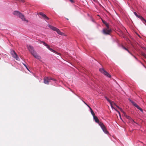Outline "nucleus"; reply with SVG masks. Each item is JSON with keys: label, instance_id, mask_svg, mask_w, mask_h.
Returning a JSON list of instances; mask_svg holds the SVG:
<instances>
[{"label": "nucleus", "instance_id": "19", "mask_svg": "<svg viewBox=\"0 0 146 146\" xmlns=\"http://www.w3.org/2000/svg\"><path fill=\"white\" fill-rule=\"evenodd\" d=\"M23 65L25 66V67L26 68H27V69L28 70H29L28 68L27 67V66H26V65L25 64H24V63H23Z\"/></svg>", "mask_w": 146, "mask_h": 146}, {"label": "nucleus", "instance_id": "13", "mask_svg": "<svg viewBox=\"0 0 146 146\" xmlns=\"http://www.w3.org/2000/svg\"><path fill=\"white\" fill-rule=\"evenodd\" d=\"M44 19L45 20H48L49 19L48 18L45 14H44L43 16H42Z\"/></svg>", "mask_w": 146, "mask_h": 146}, {"label": "nucleus", "instance_id": "16", "mask_svg": "<svg viewBox=\"0 0 146 146\" xmlns=\"http://www.w3.org/2000/svg\"><path fill=\"white\" fill-rule=\"evenodd\" d=\"M122 48L126 50L129 53H130V54H131V53L129 52V51L126 48H125V47L123 46H122Z\"/></svg>", "mask_w": 146, "mask_h": 146}, {"label": "nucleus", "instance_id": "2", "mask_svg": "<svg viewBox=\"0 0 146 146\" xmlns=\"http://www.w3.org/2000/svg\"><path fill=\"white\" fill-rule=\"evenodd\" d=\"M27 47L29 51L35 58L39 60L41 59V57L36 53L33 46L30 45H27Z\"/></svg>", "mask_w": 146, "mask_h": 146}, {"label": "nucleus", "instance_id": "18", "mask_svg": "<svg viewBox=\"0 0 146 146\" xmlns=\"http://www.w3.org/2000/svg\"><path fill=\"white\" fill-rule=\"evenodd\" d=\"M38 15L39 14V15H41L42 16H43V15L44 14H43L42 12H40L39 13H38Z\"/></svg>", "mask_w": 146, "mask_h": 146}, {"label": "nucleus", "instance_id": "15", "mask_svg": "<svg viewBox=\"0 0 146 146\" xmlns=\"http://www.w3.org/2000/svg\"><path fill=\"white\" fill-rule=\"evenodd\" d=\"M90 112L93 116H94L95 115V113L94 111H93L92 110H91L90 111Z\"/></svg>", "mask_w": 146, "mask_h": 146}, {"label": "nucleus", "instance_id": "1", "mask_svg": "<svg viewBox=\"0 0 146 146\" xmlns=\"http://www.w3.org/2000/svg\"><path fill=\"white\" fill-rule=\"evenodd\" d=\"M110 105H111V107L112 109H113L117 111V112H118V113L119 115L120 116V118H121V116L120 114V112L117 110L116 109V108H117L119 109V110L123 113L124 115L128 119H129L131 120V121L132 122L135 123V122L129 116L127 115H126V113L123 110H122V109L121 108L119 107L118 106H117L114 103H112L110 101Z\"/></svg>", "mask_w": 146, "mask_h": 146}, {"label": "nucleus", "instance_id": "14", "mask_svg": "<svg viewBox=\"0 0 146 146\" xmlns=\"http://www.w3.org/2000/svg\"><path fill=\"white\" fill-rule=\"evenodd\" d=\"M41 43H42L43 45H45V46H46V47L48 46V45L46 43L44 42L43 41H41Z\"/></svg>", "mask_w": 146, "mask_h": 146}, {"label": "nucleus", "instance_id": "9", "mask_svg": "<svg viewBox=\"0 0 146 146\" xmlns=\"http://www.w3.org/2000/svg\"><path fill=\"white\" fill-rule=\"evenodd\" d=\"M129 100L134 106L137 108L141 112H143V111L142 109L135 102L131 100L130 99H129Z\"/></svg>", "mask_w": 146, "mask_h": 146}, {"label": "nucleus", "instance_id": "10", "mask_svg": "<svg viewBox=\"0 0 146 146\" xmlns=\"http://www.w3.org/2000/svg\"><path fill=\"white\" fill-rule=\"evenodd\" d=\"M19 17L21 19L22 21H26L27 23L29 22V21L26 19L25 16L21 13L20 14Z\"/></svg>", "mask_w": 146, "mask_h": 146}, {"label": "nucleus", "instance_id": "23", "mask_svg": "<svg viewBox=\"0 0 146 146\" xmlns=\"http://www.w3.org/2000/svg\"><path fill=\"white\" fill-rule=\"evenodd\" d=\"M143 55L146 59V54H143Z\"/></svg>", "mask_w": 146, "mask_h": 146}, {"label": "nucleus", "instance_id": "4", "mask_svg": "<svg viewBox=\"0 0 146 146\" xmlns=\"http://www.w3.org/2000/svg\"><path fill=\"white\" fill-rule=\"evenodd\" d=\"M102 22L105 24L106 26V28L104 29L102 31V33L105 35H110V29L109 25L104 20H102Z\"/></svg>", "mask_w": 146, "mask_h": 146}, {"label": "nucleus", "instance_id": "26", "mask_svg": "<svg viewBox=\"0 0 146 146\" xmlns=\"http://www.w3.org/2000/svg\"><path fill=\"white\" fill-rule=\"evenodd\" d=\"M86 105L89 107H89H90V106L87 104Z\"/></svg>", "mask_w": 146, "mask_h": 146}, {"label": "nucleus", "instance_id": "6", "mask_svg": "<svg viewBox=\"0 0 146 146\" xmlns=\"http://www.w3.org/2000/svg\"><path fill=\"white\" fill-rule=\"evenodd\" d=\"M44 84H48L49 82H50L51 80H52L54 81H56V80L54 78L50 77H45L44 78Z\"/></svg>", "mask_w": 146, "mask_h": 146}, {"label": "nucleus", "instance_id": "28", "mask_svg": "<svg viewBox=\"0 0 146 146\" xmlns=\"http://www.w3.org/2000/svg\"><path fill=\"white\" fill-rule=\"evenodd\" d=\"M66 19L67 20H68V19L67 18H66Z\"/></svg>", "mask_w": 146, "mask_h": 146}, {"label": "nucleus", "instance_id": "3", "mask_svg": "<svg viewBox=\"0 0 146 146\" xmlns=\"http://www.w3.org/2000/svg\"><path fill=\"white\" fill-rule=\"evenodd\" d=\"M93 117L95 122L98 123L99 125L100 126L104 132L106 134L108 133L109 132L107 131L105 126L102 122H100L99 121V120L97 117L95 116V115L93 116Z\"/></svg>", "mask_w": 146, "mask_h": 146}, {"label": "nucleus", "instance_id": "20", "mask_svg": "<svg viewBox=\"0 0 146 146\" xmlns=\"http://www.w3.org/2000/svg\"><path fill=\"white\" fill-rule=\"evenodd\" d=\"M137 17L138 18H139V19H141V18H142V17L141 16L138 15H137Z\"/></svg>", "mask_w": 146, "mask_h": 146}, {"label": "nucleus", "instance_id": "11", "mask_svg": "<svg viewBox=\"0 0 146 146\" xmlns=\"http://www.w3.org/2000/svg\"><path fill=\"white\" fill-rule=\"evenodd\" d=\"M21 13L20 12H19L18 11H14L13 13V14L14 15H16L18 17H19V15H20V14H21Z\"/></svg>", "mask_w": 146, "mask_h": 146}, {"label": "nucleus", "instance_id": "24", "mask_svg": "<svg viewBox=\"0 0 146 146\" xmlns=\"http://www.w3.org/2000/svg\"><path fill=\"white\" fill-rule=\"evenodd\" d=\"M72 3H73L74 2V1L73 0H69Z\"/></svg>", "mask_w": 146, "mask_h": 146}, {"label": "nucleus", "instance_id": "22", "mask_svg": "<svg viewBox=\"0 0 146 146\" xmlns=\"http://www.w3.org/2000/svg\"><path fill=\"white\" fill-rule=\"evenodd\" d=\"M134 13L135 14V15L137 17V16L138 15H137V13L135 12H134Z\"/></svg>", "mask_w": 146, "mask_h": 146}, {"label": "nucleus", "instance_id": "7", "mask_svg": "<svg viewBox=\"0 0 146 146\" xmlns=\"http://www.w3.org/2000/svg\"><path fill=\"white\" fill-rule=\"evenodd\" d=\"M100 71L102 73L108 77H110V74L103 68H100L99 69Z\"/></svg>", "mask_w": 146, "mask_h": 146}, {"label": "nucleus", "instance_id": "8", "mask_svg": "<svg viewBox=\"0 0 146 146\" xmlns=\"http://www.w3.org/2000/svg\"><path fill=\"white\" fill-rule=\"evenodd\" d=\"M11 53L12 56L17 60H19V59L18 57L17 54L14 50H12L11 51Z\"/></svg>", "mask_w": 146, "mask_h": 146}, {"label": "nucleus", "instance_id": "25", "mask_svg": "<svg viewBox=\"0 0 146 146\" xmlns=\"http://www.w3.org/2000/svg\"><path fill=\"white\" fill-rule=\"evenodd\" d=\"M90 109V110L91 111V110H92V109L90 107L89 108Z\"/></svg>", "mask_w": 146, "mask_h": 146}, {"label": "nucleus", "instance_id": "17", "mask_svg": "<svg viewBox=\"0 0 146 146\" xmlns=\"http://www.w3.org/2000/svg\"><path fill=\"white\" fill-rule=\"evenodd\" d=\"M140 19L142 21H144L146 23V20L142 17V18H141Z\"/></svg>", "mask_w": 146, "mask_h": 146}, {"label": "nucleus", "instance_id": "21", "mask_svg": "<svg viewBox=\"0 0 146 146\" xmlns=\"http://www.w3.org/2000/svg\"><path fill=\"white\" fill-rule=\"evenodd\" d=\"M107 99V101L109 102H110V100L108 98H107V97H105Z\"/></svg>", "mask_w": 146, "mask_h": 146}, {"label": "nucleus", "instance_id": "27", "mask_svg": "<svg viewBox=\"0 0 146 146\" xmlns=\"http://www.w3.org/2000/svg\"><path fill=\"white\" fill-rule=\"evenodd\" d=\"M83 102L86 105L87 104L84 101H83Z\"/></svg>", "mask_w": 146, "mask_h": 146}, {"label": "nucleus", "instance_id": "5", "mask_svg": "<svg viewBox=\"0 0 146 146\" xmlns=\"http://www.w3.org/2000/svg\"><path fill=\"white\" fill-rule=\"evenodd\" d=\"M48 26L49 27H50L52 30L56 31V32L59 35H64V36L65 35V34L64 33H63L62 32H61L60 31V30L59 29H58L55 27H54L50 25H48Z\"/></svg>", "mask_w": 146, "mask_h": 146}, {"label": "nucleus", "instance_id": "12", "mask_svg": "<svg viewBox=\"0 0 146 146\" xmlns=\"http://www.w3.org/2000/svg\"><path fill=\"white\" fill-rule=\"evenodd\" d=\"M47 47L50 51H51L53 52H54V53H57V52H56L54 50L52 49L51 48H50V47L48 45V46H47Z\"/></svg>", "mask_w": 146, "mask_h": 146}]
</instances>
